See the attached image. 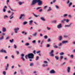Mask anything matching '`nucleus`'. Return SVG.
Here are the masks:
<instances>
[{
	"instance_id": "3",
	"label": "nucleus",
	"mask_w": 75,
	"mask_h": 75,
	"mask_svg": "<svg viewBox=\"0 0 75 75\" xmlns=\"http://www.w3.org/2000/svg\"><path fill=\"white\" fill-rule=\"evenodd\" d=\"M43 63L45 64L42 65V67H45L48 66V62L47 61H44Z\"/></svg>"
},
{
	"instance_id": "50",
	"label": "nucleus",
	"mask_w": 75,
	"mask_h": 75,
	"mask_svg": "<svg viewBox=\"0 0 75 75\" xmlns=\"http://www.w3.org/2000/svg\"><path fill=\"white\" fill-rule=\"evenodd\" d=\"M43 42H44V41L42 40L40 44L41 45H42L43 44Z\"/></svg>"
},
{
	"instance_id": "9",
	"label": "nucleus",
	"mask_w": 75,
	"mask_h": 75,
	"mask_svg": "<svg viewBox=\"0 0 75 75\" xmlns=\"http://www.w3.org/2000/svg\"><path fill=\"white\" fill-rule=\"evenodd\" d=\"M55 73V71L54 70H52L50 71V73L51 74H54Z\"/></svg>"
},
{
	"instance_id": "4",
	"label": "nucleus",
	"mask_w": 75,
	"mask_h": 75,
	"mask_svg": "<svg viewBox=\"0 0 75 75\" xmlns=\"http://www.w3.org/2000/svg\"><path fill=\"white\" fill-rule=\"evenodd\" d=\"M53 52H54V51L52 50L49 53L50 56L52 57H54V55L53 54Z\"/></svg>"
},
{
	"instance_id": "23",
	"label": "nucleus",
	"mask_w": 75,
	"mask_h": 75,
	"mask_svg": "<svg viewBox=\"0 0 75 75\" xmlns=\"http://www.w3.org/2000/svg\"><path fill=\"white\" fill-rule=\"evenodd\" d=\"M4 38V37L3 36H2L1 38H0V40H1Z\"/></svg>"
},
{
	"instance_id": "54",
	"label": "nucleus",
	"mask_w": 75,
	"mask_h": 75,
	"mask_svg": "<svg viewBox=\"0 0 75 75\" xmlns=\"http://www.w3.org/2000/svg\"><path fill=\"white\" fill-rule=\"evenodd\" d=\"M3 11L4 12H5V11H6V9H5V8H4L3 9Z\"/></svg>"
},
{
	"instance_id": "51",
	"label": "nucleus",
	"mask_w": 75,
	"mask_h": 75,
	"mask_svg": "<svg viewBox=\"0 0 75 75\" xmlns=\"http://www.w3.org/2000/svg\"><path fill=\"white\" fill-rule=\"evenodd\" d=\"M50 45L49 44H47V45L46 47H50Z\"/></svg>"
},
{
	"instance_id": "63",
	"label": "nucleus",
	"mask_w": 75,
	"mask_h": 75,
	"mask_svg": "<svg viewBox=\"0 0 75 75\" xmlns=\"http://www.w3.org/2000/svg\"><path fill=\"white\" fill-rule=\"evenodd\" d=\"M70 57H71V58H73L74 56H73V55L71 54V55L70 56Z\"/></svg>"
},
{
	"instance_id": "52",
	"label": "nucleus",
	"mask_w": 75,
	"mask_h": 75,
	"mask_svg": "<svg viewBox=\"0 0 75 75\" xmlns=\"http://www.w3.org/2000/svg\"><path fill=\"white\" fill-rule=\"evenodd\" d=\"M69 2H70L69 0H68V1L67 2V4H69Z\"/></svg>"
},
{
	"instance_id": "36",
	"label": "nucleus",
	"mask_w": 75,
	"mask_h": 75,
	"mask_svg": "<svg viewBox=\"0 0 75 75\" xmlns=\"http://www.w3.org/2000/svg\"><path fill=\"white\" fill-rule=\"evenodd\" d=\"M33 14L35 17H38V16L35 14L34 13H33Z\"/></svg>"
},
{
	"instance_id": "33",
	"label": "nucleus",
	"mask_w": 75,
	"mask_h": 75,
	"mask_svg": "<svg viewBox=\"0 0 75 75\" xmlns=\"http://www.w3.org/2000/svg\"><path fill=\"white\" fill-rule=\"evenodd\" d=\"M60 55H64V53L63 52H61L59 53Z\"/></svg>"
},
{
	"instance_id": "7",
	"label": "nucleus",
	"mask_w": 75,
	"mask_h": 75,
	"mask_svg": "<svg viewBox=\"0 0 75 75\" xmlns=\"http://www.w3.org/2000/svg\"><path fill=\"white\" fill-rule=\"evenodd\" d=\"M19 30V28H15L14 29V31H15V33H17V31Z\"/></svg>"
},
{
	"instance_id": "10",
	"label": "nucleus",
	"mask_w": 75,
	"mask_h": 75,
	"mask_svg": "<svg viewBox=\"0 0 75 75\" xmlns=\"http://www.w3.org/2000/svg\"><path fill=\"white\" fill-rule=\"evenodd\" d=\"M55 58L56 60H58V59H59V57H58V56H55Z\"/></svg>"
},
{
	"instance_id": "35",
	"label": "nucleus",
	"mask_w": 75,
	"mask_h": 75,
	"mask_svg": "<svg viewBox=\"0 0 75 75\" xmlns=\"http://www.w3.org/2000/svg\"><path fill=\"white\" fill-rule=\"evenodd\" d=\"M18 3L19 5H21L22 4V2H19Z\"/></svg>"
},
{
	"instance_id": "21",
	"label": "nucleus",
	"mask_w": 75,
	"mask_h": 75,
	"mask_svg": "<svg viewBox=\"0 0 75 75\" xmlns=\"http://www.w3.org/2000/svg\"><path fill=\"white\" fill-rule=\"evenodd\" d=\"M72 4V2H70L69 4V7H70L71 6V5Z\"/></svg>"
},
{
	"instance_id": "20",
	"label": "nucleus",
	"mask_w": 75,
	"mask_h": 75,
	"mask_svg": "<svg viewBox=\"0 0 75 75\" xmlns=\"http://www.w3.org/2000/svg\"><path fill=\"white\" fill-rule=\"evenodd\" d=\"M29 45H30V44H29V43H26L25 44V46H28Z\"/></svg>"
},
{
	"instance_id": "47",
	"label": "nucleus",
	"mask_w": 75,
	"mask_h": 75,
	"mask_svg": "<svg viewBox=\"0 0 75 75\" xmlns=\"http://www.w3.org/2000/svg\"><path fill=\"white\" fill-rule=\"evenodd\" d=\"M10 19L11 20V19H12V18H13V16L12 17H11L10 16Z\"/></svg>"
},
{
	"instance_id": "55",
	"label": "nucleus",
	"mask_w": 75,
	"mask_h": 75,
	"mask_svg": "<svg viewBox=\"0 0 75 75\" xmlns=\"http://www.w3.org/2000/svg\"><path fill=\"white\" fill-rule=\"evenodd\" d=\"M51 41V40H50V39H48V40H47V42H50Z\"/></svg>"
},
{
	"instance_id": "57",
	"label": "nucleus",
	"mask_w": 75,
	"mask_h": 75,
	"mask_svg": "<svg viewBox=\"0 0 75 75\" xmlns=\"http://www.w3.org/2000/svg\"><path fill=\"white\" fill-rule=\"evenodd\" d=\"M68 17L69 18H71V15H68Z\"/></svg>"
},
{
	"instance_id": "40",
	"label": "nucleus",
	"mask_w": 75,
	"mask_h": 75,
	"mask_svg": "<svg viewBox=\"0 0 75 75\" xmlns=\"http://www.w3.org/2000/svg\"><path fill=\"white\" fill-rule=\"evenodd\" d=\"M68 37V36H67V35H64V38H67V37Z\"/></svg>"
},
{
	"instance_id": "61",
	"label": "nucleus",
	"mask_w": 75,
	"mask_h": 75,
	"mask_svg": "<svg viewBox=\"0 0 75 75\" xmlns=\"http://www.w3.org/2000/svg\"><path fill=\"white\" fill-rule=\"evenodd\" d=\"M56 1V0H53V3H55Z\"/></svg>"
},
{
	"instance_id": "60",
	"label": "nucleus",
	"mask_w": 75,
	"mask_h": 75,
	"mask_svg": "<svg viewBox=\"0 0 75 75\" xmlns=\"http://www.w3.org/2000/svg\"><path fill=\"white\" fill-rule=\"evenodd\" d=\"M40 37H42V34H40Z\"/></svg>"
},
{
	"instance_id": "39",
	"label": "nucleus",
	"mask_w": 75,
	"mask_h": 75,
	"mask_svg": "<svg viewBox=\"0 0 75 75\" xmlns=\"http://www.w3.org/2000/svg\"><path fill=\"white\" fill-rule=\"evenodd\" d=\"M14 14V13L13 12H12V14L10 16V17H11V16H12L13 15V14Z\"/></svg>"
},
{
	"instance_id": "42",
	"label": "nucleus",
	"mask_w": 75,
	"mask_h": 75,
	"mask_svg": "<svg viewBox=\"0 0 75 75\" xmlns=\"http://www.w3.org/2000/svg\"><path fill=\"white\" fill-rule=\"evenodd\" d=\"M66 22H67V23H68V22H69V20L68 19H66V20H65Z\"/></svg>"
},
{
	"instance_id": "41",
	"label": "nucleus",
	"mask_w": 75,
	"mask_h": 75,
	"mask_svg": "<svg viewBox=\"0 0 75 75\" xmlns=\"http://www.w3.org/2000/svg\"><path fill=\"white\" fill-rule=\"evenodd\" d=\"M67 16V14H64V15H63V17H66Z\"/></svg>"
},
{
	"instance_id": "48",
	"label": "nucleus",
	"mask_w": 75,
	"mask_h": 75,
	"mask_svg": "<svg viewBox=\"0 0 75 75\" xmlns=\"http://www.w3.org/2000/svg\"><path fill=\"white\" fill-rule=\"evenodd\" d=\"M42 11V9H41L39 10V12H41V11Z\"/></svg>"
},
{
	"instance_id": "1",
	"label": "nucleus",
	"mask_w": 75,
	"mask_h": 75,
	"mask_svg": "<svg viewBox=\"0 0 75 75\" xmlns=\"http://www.w3.org/2000/svg\"><path fill=\"white\" fill-rule=\"evenodd\" d=\"M37 3H38V4L39 6H40L42 4V2L40 0H33L31 4V5L32 6L35 5Z\"/></svg>"
},
{
	"instance_id": "34",
	"label": "nucleus",
	"mask_w": 75,
	"mask_h": 75,
	"mask_svg": "<svg viewBox=\"0 0 75 75\" xmlns=\"http://www.w3.org/2000/svg\"><path fill=\"white\" fill-rule=\"evenodd\" d=\"M9 41L11 42H13V41H14V40L13 39H12V40H10Z\"/></svg>"
},
{
	"instance_id": "32",
	"label": "nucleus",
	"mask_w": 75,
	"mask_h": 75,
	"mask_svg": "<svg viewBox=\"0 0 75 75\" xmlns=\"http://www.w3.org/2000/svg\"><path fill=\"white\" fill-rule=\"evenodd\" d=\"M61 45H62V43H60L58 45V46L59 47H60Z\"/></svg>"
},
{
	"instance_id": "53",
	"label": "nucleus",
	"mask_w": 75,
	"mask_h": 75,
	"mask_svg": "<svg viewBox=\"0 0 75 75\" xmlns=\"http://www.w3.org/2000/svg\"><path fill=\"white\" fill-rule=\"evenodd\" d=\"M3 74L4 75H6V72L5 71H3Z\"/></svg>"
},
{
	"instance_id": "5",
	"label": "nucleus",
	"mask_w": 75,
	"mask_h": 75,
	"mask_svg": "<svg viewBox=\"0 0 75 75\" xmlns=\"http://www.w3.org/2000/svg\"><path fill=\"white\" fill-rule=\"evenodd\" d=\"M0 52H4V53H7L6 52V50H4L3 49H2L0 50Z\"/></svg>"
},
{
	"instance_id": "37",
	"label": "nucleus",
	"mask_w": 75,
	"mask_h": 75,
	"mask_svg": "<svg viewBox=\"0 0 75 75\" xmlns=\"http://www.w3.org/2000/svg\"><path fill=\"white\" fill-rule=\"evenodd\" d=\"M41 8V7H38L36 8V9L37 10H38L39 9H40V8Z\"/></svg>"
},
{
	"instance_id": "44",
	"label": "nucleus",
	"mask_w": 75,
	"mask_h": 75,
	"mask_svg": "<svg viewBox=\"0 0 75 75\" xmlns=\"http://www.w3.org/2000/svg\"><path fill=\"white\" fill-rule=\"evenodd\" d=\"M54 48H58V46L55 45V46H54Z\"/></svg>"
},
{
	"instance_id": "22",
	"label": "nucleus",
	"mask_w": 75,
	"mask_h": 75,
	"mask_svg": "<svg viewBox=\"0 0 75 75\" xmlns=\"http://www.w3.org/2000/svg\"><path fill=\"white\" fill-rule=\"evenodd\" d=\"M13 46L14 48H15V49H16V48H17V46L16 45H14Z\"/></svg>"
},
{
	"instance_id": "49",
	"label": "nucleus",
	"mask_w": 75,
	"mask_h": 75,
	"mask_svg": "<svg viewBox=\"0 0 75 75\" xmlns=\"http://www.w3.org/2000/svg\"><path fill=\"white\" fill-rule=\"evenodd\" d=\"M47 6H45L43 8V9H45V8H47Z\"/></svg>"
},
{
	"instance_id": "27",
	"label": "nucleus",
	"mask_w": 75,
	"mask_h": 75,
	"mask_svg": "<svg viewBox=\"0 0 75 75\" xmlns=\"http://www.w3.org/2000/svg\"><path fill=\"white\" fill-rule=\"evenodd\" d=\"M71 24H72V23H71L69 25H66V27H70Z\"/></svg>"
},
{
	"instance_id": "8",
	"label": "nucleus",
	"mask_w": 75,
	"mask_h": 75,
	"mask_svg": "<svg viewBox=\"0 0 75 75\" xmlns=\"http://www.w3.org/2000/svg\"><path fill=\"white\" fill-rule=\"evenodd\" d=\"M57 27L58 28H61V27H62V25H61V24H60L59 25H58Z\"/></svg>"
},
{
	"instance_id": "11",
	"label": "nucleus",
	"mask_w": 75,
	"mask_h": 75,
	"mask_svg": "<svg viewBox=\"0 0 75 75\" xmlns=\"http://www.w3.org/2000/svg\"><path fill=\"white\" fill-rule=\"evenodd\" d=\"M70 67H68L67 68V72H68V73H69V72H70Z\"/></svg>"
},
{
	"instance_id": "18",
	"label": "nucleus",
	"mask_w": 75,
	"mask_h": 75,
	"mask_svg": "<svg viewBox=\"0 0 75 75\" xmlns=\"http://www.w3.org/2000/svg\"><path fill=\"white\" fill-rule=\"evenodd\" d=\"M51 10V7H49V9L47 10V11H50Z\"/></svg>"
},
{
	"instance_id": "25",
	"label": "nucleus",
	"mask_w": 75,
	"mask_h": 75,
	"mask_svg": "<svg viewBox=\"0 0 75 75\" xmlns=\"http://www.w3.org/2000/svg\"><path fill=\"white\" fill-rule=\"evenodd\" d=\"M24 16V15H23V14H21V16L20 17V19H21V18H22V17H23V16Z\"/></svg>"
},
{
	"instance_id": "58",
	"label": "nucleus",
	"mask_w": 75,
	"mask_h": 75,
	"mask_svg": "<svg viewBox=\"0 0 75 75\" xmlns=\"http://www.w3.org/2000/svg\"><path fill=\"white\" fill-rule=\"evenodd\" d=\"M4 18H7V17H8V16H7L5 15V16H4Z\"/></svg>"
},
{
	"instance_id": "29",
	"label": "nucleus",
	"mask_w": 75,
	"mask_h": 75,
	"mask_svg": "<svg viewBox=\"0 0 75 75\" xmlns=\"http://www.w3.org/2000/svg\"><path fill=\"white\" fill-rule=\"evenodd\" d=\"M35 42H36V41H35V40H34L32 41V43H33V44H35Z\"/></svg>"
},
{
	"instance_id": "46",
	"label": "nucleus",
	"mask_w": 75,
	"mask_h": 75,
	"mask_svg": "<svg viewBox=\"0 0 75 75\" xmlns=\"http://www.w3.org/2000/svg\"><path fill=\"white\" fill-rule=\"evenodd\" d=\"M10 19L11 20V19H12V18H13V16L12 17H11L10 16Z\"/></svg>"
},
{
	"instance_id": "59",
	"label": "nucleus",
	"mask_w": 75,
	"mask_h": 75,
	"mask_svg": "<svg viewBox=\"0 0 75 75\" xmlns=\"http://www.w3.org/2000/svg\"><path fill=\"white\" fill-rule=\"evenodd\" d=\"M55 7L57 8H59V7L57 6H56Z\"/></svg>"
},
{
	"instance_id": "31",
	"label": "nucleus",
	"mask_w": 75,
	"mask_h": 75,
	"mask_svg": "<svg viewBox=\"0 0 75 75\" xmlns=\"http://www.w3.org/2000/svg\"><path fill=\"white\" fill-rule=\"evenodd\" d=\"M27 24V22H24L23 23V25H25V24Z\"/></svg>"
},
{
	"instance_id": "19",
	"label": "nucleus",
	"mask_w": 75,
	"mask_h": 75,
	"mask_svg": "<svg viewBox=\"0 0 75 75\" xmlns=\"http://www.w3.org/2000/svg\"><path fill=\"white\" fill-rule=\"evenodd\" d=\"M33 36H36L37 35V33L35 32L34 34L33 35Z\"/></svg>"
},
{
	"instance_id": "15",
	"label": "nucleus",
	"mask_w": 75,
	"mask_h": 75,
	"mask_svg": "<svg viewBox=\"0 0 75 75\" xmlns=\"http://www.w3.org/2000/svg\"><path fill=\"white\" fill-rule=\"evenodd\" d=\"M29 22L30 23L29 24V25H31V24H32V23H33V21L32 20H31V21H29Z\"/></svg>"
},
{
	"instance_id": "16",
	"label": "nucleus",
	"mask_w": 75,
	"mask_h": 75,
	"mask_svg": "<svg viewBox=\"0 0 75 75\" xmlns=\"http://www.w3.org/2000/svg\"><path fill=\"white\" fill-rule=\"evenodd\" d=\"M40 19L42 20V21H45V20L44 19V18L43 17H41L40 18Z\"/></svg>"
},
{
	"instance_id": "2",
	"label": "nucleus",
	"mask_w": 75,
	"mask_h": 75,
	"mask_svg": "<svg viewBox=\"0 0 75 75\" xmlns=\"http://www.w3.org/2000/svg\"><path fill=\"white\" fill-rule=\"evenodd\" d=\"M34 54L33 53L28 54V57L29 59H33L34 58Z\"/></svg>"
},
{
	"instance_id": "12",
	"label": "nucleus",
	"mask_w": 75,
	"mask_h": 75,
	"mask_svg": "<svg viewBox=\"0 0 75 75\" xmlns=\"http://www.w3.org/2000/svg\"><path fill=\"white\" fill-rule=\"evenodd\" d=\"M6 31V29L5 28H3L2 29V31L3 32H5Z\"/></svg>"
},
{
	"instance_id": "30",
	"label": "nucleus",
	"mask_w": 75,
	"mask_h": 75,
	"mask_svg": "<svg viewBox=\"0 0 75 75\" xmlns=\"http://www.w3.org/2000/svg\"><path fill=\"white\" fill-rule=\"evenodd\" d=\"M30 66H33V63H30Z\"/></svg>"
},
{
	"instance_id": "38",
	"label": "nucleus",
	"mask_w": 75,
	"mask_h": 75,
	"mask_svg": "<svg viewBox=\"0 0 75 75\" xmlns=\"http://www.w3.org/2000/svg\"><path fill=\"white\" fill-rule=\"evenodd\" d=\"M47 29L48 30H51V28H49L48 27H47Z\"/></svg>"
},
{
	"instance_id": "26",
	"label": "nucleus",
	"mask_w": 75,
	"mask_h": 75,
	"mask_svg": "<svg viewBox=\"0 0 75 75\" xmlns=\"http://www.w3.org/2000/svg\"><path fill=\"white\" fill-rule=\"evenodd\" d=\"M39 58V57L37 56L35 60L37 61V60H38Z\"/></svg>"
},
{
	"instance_id": "14",
	"label": "nucleus",
	"mask_w": 75,
	"mask_h": 75,
	"mask_svg": "<svg viewBox=\"0 0 75 75\" xmlns=\"http://www.w3.org/2000/svg\"><path fill=\"white\" fill-rule=\"evenodd\" d=\"M66 20L65 19H64L63 20L61 21V23H64V21H65Z\"/></svg>"
},
{
	"instance_id": "13",
	"label": "nucleus",
	"mask_w": 75,
	"mask_h": 75,
	"mask_svg": "<svg viewBox=\"0 0 75 75\" xmlns=\"http://www.w3.org/2000/svg\"><path fill=\"white\" fill-rule=\"evenodd\" d=\"M68 41H64L62 42V44H65V43H67Z\"/></svg>"
},
{
	"instance_id": "62",
	"label": "nucleus",
	"mask_w": 75,
	"mask_h": 75,
	"mask_svg": "<svg viewBox=\"0 0 75 75\" xmlns=\"http://www.w3.org/2000/svg\"><path fill=\"white\" fill-rule=\"evenodd\" d=\"M40 51H38L36 52V53H37V54H38V53H40Z\"/></svg>"
},
{
	"instance_id": "43",
	"label": "nucleus",
	"mask_w": 75,
	"mask_h": 75,
	"mask_svg": "<svg viewBox=\"0 0 75 75\" xmlns=\"http://www.w3.org/2000/svg\"><path fill=\"white\" fill-rule=\"evenodd\" d=\"M60 58L61 59H62L63 58V56H60Z\"/></svg>"
},
{
	"instance_id": "64",
	"label": "nucleus",
	"mask_w": 75,
	"mask_h": 75,
	"mask_svg": "<svg viewBox=\"0 0 75 75\" xmlns=\"http://www.w3.org/2000/svg\"><path fill=\"white\" fill-rule=\"evenodd\" d=\"M73 52H75V49H74L72 51Z\"/></svg>"
},
{
	"instance_id": "45",
	"label": "nucleus",
	"mask_w": 75,
	"mask_h": 75,
	"mask_svg": "<svg viewBox=\"0 0 75 75\" xmlns=\"http://www.w3.org/2000/svg\"><path fill=\"white\" fill-rule=\"evenodd\" d=\"M10 38V36H8L7 37V38H6V40H8V38Z\"/></svg>"
},
{
	"instance_id": "56",
	"label": "nucleus",
	"mask_w": 75,
	"mask_h": 75,
	"mask_svg": "<svg viewBox=\"0 0 75 75\" xmlns=\"http://www.w3.org/2000/svg\"><path fill=\"white\" fill-rule=\"evenodd\" d=\"M35 52H36L35 50H34V51H33V53L34 54H35Z\"/></svg>"
},
{
	"instance_id": "17",
	"label": "nucleus",
	"mask_w": 75,
	"mask_h": 75,
	"mask_svg": "<svg viewBox=\"0 0 75 75\" xmlns=\"http://www.w3.org/2000/svg\"><path fill=\"white\" fill-rule=\"evenodd\" d=\"M62 36H60L59 38V41H61V40H62Z\"/></svg>"
},
{
	"instance_id": "24",
	"label": "nucleus",
	"mask_w": 75,
	"mask_h": 75,
	"mask_svg": "<svg viewBox=\"0 0 75 75\" xmlns=\"http://www.w3.org/2000/svg\"><path fill=\"white\" fill-rule=\"evenodd\" d=\"M48 37V36H47V35H45L44 36V38H45V39H47V38Z\"/></svg>"
},
{
	"instance_id": "28",
	"label": "nucleus",
	"mask_w": 75,
	"mask_h": 75,
	"mask_svg": "<svg viewBox=\"0 0 75 75\" xmlns=\"http://www.w3.org/2000/svg\"><path fill=\"white\" fill-rule=\"evenodd\" d=\"M25 58L26 59H28V55H26L25 56Z\"/></svg>"
},
{
	"instance_id": "6",
	"label": "nucleus",
	"mask_w": 75,
	"mask_h": 75,
	"mask_svg": "<svg viewBox=\"0 0 75 75\" xmlns=\"http://www.w3.org/2000/svg\"><path fill=\"white\" fill-rule=\"evenodd\" d=\"M21 56L22 57H21V59H22L23 61H25V59H24V57H23L24 56V55L23 54H21Z\"/></svg>"
}]
</instances>
